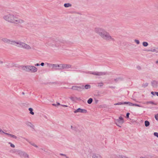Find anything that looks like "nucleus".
<instances>
[{
	"instance_id": "f257e3e1",
	"label": "nucleus",
	"mask_w": 158,
	"mask_h": 158,
	"mask_svg": "<svg viewBox=\"0 0 158 158\" xmlns=\"http://www.w3.org/2000/svg\"><path fill=\"white\" fill-rule=\"evenodd\" d=\"M95 31L102 38L107 40L114 41V39L112 38L109 34L105 31L103 29L100 28H96Z\"/></svg>"
},
{
	"instance_id": "f03ea898",
	"label": "nucleus",
	"mask_w": 158,
	"mask_h": 158,
	"mask_svg": "<svg viewBox=\"0 0 158 158\" xmlns=\"http://www.w3.org/2000/svg\"><path fill=\"white\" fill-rule=\"evenodd\" d=\"M16 13L11 10L7 12V14L4 15L3 19L6 21L14 23L15 19L18 18Z\"/></svg>"
},
{
	"instance_id": "7ed1b4c3",
	"label": "nucleus",
	"mask_w": 158,
	"mask_h": 158,
	"mask_svg": "<svg viewBox=\"0 0 158 158\" xmlns=\"http://www.w3.org/2000/svg\"><path fill=\"white\" fill-rule=\"evenodd\" d=\"M65 42V41H56L54 40V38H51L48 39V42L47 44L49 46H50L52 47H59L60 46H62V44H64Z\"/></svg>"
},
{
	"instance_id": "20e7f679",
	"label": "nucleus",
	"mask_w": 158,
	"mask_h": 158,
	"mask_svg": "<svg viewBox=\"0 0 158 158\" xmlns=\"http://www.w3.org/2000/svg\"><path fill=\"white\" fill-rule=\"evenodd\" d=\"M19 68L26 72L30 73H35L37 71V69L36 67L31 65H21Z\"/></svg>"
},
{
	"instance_id": "39448f33",
	"label": "nucleus",
	"mask_w": 158,
	"mask_h": 158,
	"mask_svg": "<svg viewBox=\"0 0 158 158\" xmlns=\"http://www.w3.org/2000/svg\"><path fill=\"white\" fill-rule=\"evenodd\" d=\"M11 44L12 45L16 46L19 48L27 50L31 49V47L29 45L20 41H18L17 42L14 41Z\"/></svg>"
},
{
	"instance_id": "423d86ee",
	"label": "nucleus",
	"mask_w": 158,
	"mask_h": 158,
	"mask_svg": "<svg viewBox=\"0 0 158 158\" xmlns=\"http://www.w3.org/2000/svg\"><path fill=\"white\" fill-rule=\"evenodd\" d=\"M70 89L73 90H77L78 91H81L84 89V86L83 85L81 86H73Z\"/></svg>"
},
{
	"instance_id": "0eeeda50",
	"label": "nucleus",
	"mask_w": 158,
	"mask_h": 158,
	"mask_svg": "<svg viewBox=\"0 0 158 158\" xmlns=\"http://www.w3.org/2000/svg\"><path fill=\"white\" fill-rule=\"evenodd\" d=\"M89 73L91 74H92L94 75L98 76H102L105 75L106 73L105 72H92L91 71L89 72Z\"/></svg>"
},
{
	"instance_id": "6e6552de",
	"label": "nucleus",
	"mask_w": 158,
	"mask_h": 158,
	"mask_svg": "<svg viewBox=\"0 0 158 158\" xmlns=\"http://www.w3.org/2000/svg\"><path fill=\"white\" fill-rule=\"evenodd\" d=\"M73 112L74 113L80 112L83 113H86L87 112V110H86L82 109L80 108H79L77 110H75Z\"/></svg>"
},
{
	"instance_id": "1a4fd4ad",
	"label": "nucleus",
	"mask_w": 158,
	"mask_h": 158,
	"mask_svg": "<svg viewBox=\"0 0 158 158\" xmlns=\"http://www.w3.org/2000/svg\"><path fill=\"white\" fill-rule=\"evenodd\" d=\"M2 40L3 42L11 44H12V43L14 42V41L13 40H10L7 38H3Z\"/></svg>"
},
{
	"instance_id": "9d476101",
	"label": "nucleus",
	"mask_w": 158,
	"mask_h": 158,
	"mask_svg": "<svg viewBox=\"0 0 158 158\" xmlns=\"http://www.w3.org/2000/svg\"><path fill=\"white\" fill-rule=\"evenodd\" d=\"M60 65H61V69H69L71 67V65L69 64H61Z\"/></svg>"
},
{
	"instance_id": "9b49d317",
	"label": "nucleus",
	"mask_w": 158,
	"mask_h": 158,
	"mask_svg": "<svg viewBox=\"0 0 158 158\" xmlns=\"http://www.w3.org/2000/svg\"><path fill=\"white\" fill-rule=\"evenodd\" d=\"M25 124L28 127H29L31 128L34 129V125L31 122L27 121L25 122Z\"/></svg>"
},
{
	"instance_id": "f8f14e48",
	"label": "nucleus",
	"mask_w": 158,
	"mask_h": 158,
	"mask_svg": "<svg viewBox=\"0 0 158 158\" xmlns=\"http://www.w3.org/2000/svg\"><path fill=\"white\" fill-rule=\"evenodd\" d=\"M151 85L153 87L155 88L157 86L158 82L155 80H153L152 81Z\"/></svg>"
},
{
	"instance_id": "ddd939ff",
	"label": "nucleus",
	"mask_w": 158,
	"mask_h": 158,
	"mask_svg": "<svg viewBox=\"0 0 158 158\" xmlns=\"http://www.w3.org/2000/svg\"><path fill=\"white\" fill-rule=\"evenodd\" d=\"M55 65L56 66H55L53 69V70H60L61 69L60 64H56Z\"/></svg>"
},
{
	"instance_id": "4468645a",
	"label": "nucleus",
	"mask_w": 158,
	"mask_h": 158,
	"mask_svg": "<svg viewBox=\"0 0 158 158\" xmlns=\"http://www.w3.org/2000/svg\"><path fill=\"white\" fill-rule=\"evenodd\" d=\"M24 22V21L22 19H15V22L14 23H23Z\"/></svg>"
},
{
	"instance_id": "2eb2a0df",
	"label": "nucleus",
	"mask_w": 158,
	"mask_h": 158,
	"mask_svg": "<svg viewBox=\"0 0 158 158\" xmlns=\"http://www.w3.org/2000/svg\"><path fill=\"white\" fill-rule=\"evenodd\" d=\"M24 152L20 150H18L16 151V154L19 155L20 156L22 157L23 156V153Z\"/></svg>"
},
{
	"instance_id": "dca6fc26",
	"label": "nucleus",
	"mask_w": 158,
	"mask_h": 158,
	"mask_svg": "<svg viewBox=\"0 0 158 158\" xmlns=\"http://www.w3.org/2000/svg\"><path fill=\"white\" fill-rule=\"evenodd\" d=\"M117 123H123V119L122 116H120L119 118L116 120Z\"/></svg>"
},
{
	"instance_id": "f3484780",
	"label": "nucleus",
	"mask_w": 158,
	"mask_h": 158,
	"mask_svg": "<svg viewBox=\"0 0 158 158\" xmlns=\"http://www.w3.org/2000/svg\"><path fill=\"white\" fill-rule=\"evenodd\" d=\"M83 85L84 86V89H90L91 88V86L87 84V85Z\"/></svg>"
},
{
	"instance_id": "a211bd4d",
	"label": "nucleus",
	"mask_w": 158,
	"mask_h": 158,
	"mask_svg": "<svg viewBox=\"0 0 158 158\" xmlns=\"http://www.w3.org/2000/svg\"><path fill=\"white\" fill-rule=\"evenodd\" d=\"M92 158H102L101 156L99 155H94L92 156Z\"/></svg>"
},
{
	"instance_id": "6ab92c4d",
	"label": "nucleus",
	"mask_w": 158,
	"mask_h": 158,
	"mask_svg": "<svg viewBox=\"0 0 158 158\" xmlns=\"http://www.w3.org/2000/svg\"><path fill=\"white\" fill-rule=\"evenodd\" d=\"M23 138L26 140L27 142H29V143H30L31 145H32L33 146H34V145H35V144L34 143L29 141V140L25 138Z\"/></svg>"
},
{
	"instance_id": "aec40b11",
	"label": "nucleus",
	"mask_w": 158,
	"mask_h": 158,
	"mask_svg": "<svg viewBox=\"0 0 158 158\" xmlns=\"http://www.w3.org/2000/svg\"><path fill=\"white\" fill-rule=\"evenodd\" d=\"M71 6H72V5L71 4L69 3H65L64 4V6L65 7H70Z\"/></svg>"
},
{
	"instance_id": "412c9836",
	"label": "nucleus",
	"mask_w": 158,
	"mask_h": 158,
	"mask_svg": "<svg viewBox=\"0 0 158 158\" xmlns=\"http://www.w3.org/2000/svg\"><path fill=\"white\" fill-rule=\"evenodd\" d=\"M30 111V113L32 115H34V112H33V109L31 108H29L28 109Z\"/></svg>"
},
{
	"instance_id": "4be33fe9",
	"label": "nucleus",
	"mask_w": 158,
	"mask_h": 158,
	"mask_svg": "<svg viewBox=\"0 0 158 158\" xmlns=\"http://www.w3.org/2000/svg\"><path fill=\"white\" fill-rule=\"evenodd\" d=\"M23 156L25 158H29V155L25 152L24 153Z\"/></svg>"
},
{
	"instance_id": "5701e85b",
	"label": "nucleus",
	"mask_w": 158,
	"mask_h": 158,
	"mask_svg": "<svg viewBox=\"0 0 158 158\" xmlns=\"http://www.w3.org/2000/svg\"><path fill=\"white\" fill-rule=\"evenodd\" d=\"M145 126L146 127L150 125V123L148 121L146 120L144 122Z\"/></svg>"
},
{
	"instance_id": "b1692460",
	"label": "nucleus",
	"mask_w": 158,
	"mask_h": 158,
	"mask_svg": "<svg viewBox=\"0 0 158 158\" xmlns=\"http://www.w3.org/2000/svg\"><path fill=\"white\" fill-rule=\"evenodd\" d=\"M125 104V103H124V102H118L117 103H116L114 104L115 105H123Z\"/></svg>"
},
{
	"instance_id": "393cba45",
	"label": "nucleus",
	"mask_w": 158,
	"mask_h": 158,
	"mask_svg": "<svg viewBox=\"0 0 158 158\" xmlns=\"http://www.w3.org/2000/svg\"><path fill=\"white\" fill-rule=\"evenodd\" d=\"M124 103L125 104H128L129 106H133V103L130 102H125Z\"/></svg>"
},
{
	"instance_id": "a878e982",
	"label": "nucleus",
	"mask_w": 158,
	"mask_h": 158,
	"mask_svg": "<svg viewBox=\"0 0 158 158\" xmlns=\"http://www.w3.org/2000/svg\"><path fill=\"white\" fill-rule=\"evenodd\" d=\"M93 99L92 98H90L87 101V103L89 104H90L92 103L93 102Z\"/></svg>"
},
{
	"instance_id": "bb28decb",
	"label": "nucleus",
	"mask_w": 158,
	"mask_h": 158,
	"mask_svg": "<svg viewBox=\"0 0 158 158\" xmlns=\"http://www.w3.org/2000/svg\"><path fill=\"white\" fill-rule=\"evenodd\" d=\"M48 65L50 67H52L53 69L55 66H56L55 64H51L49 63H48Z\"/></svg>"
},
{
	"instance_id": "cd10ccee",
	"label": "nucleus",
	"mask_w": 158,
	"mask_h": 158,
	"mask_svg": "<svg viewBox=\"0 0 158 158\" xmlns=\"http://www.w3.org/2000/svg\"><path fill=\"white\" fill-rule=\"evenodd\" d=\"M116 158H128L126 156L122 155H119V156H117Z\"/></svg>"
},
{
	"instance_id": "c85d7f7f",
	"label": "nucleus",
	"mask_w": 158,
	"mask_h": 158,
	"mask_svg": "<svg viewBox=\"0 0 158 158\" xmlns=\"http://www.w3.org/2000/svg\"><path fill=\"white\" fill-rule=\"evenodd\" d=\"M148 43L146 42H144L143 43V45L144 47H147L148 45Z\"/></svg>"
},
{
	"instance_id": "c756f323",
	"label": "nucleus",
	"mask_w": 158,
	"mask_h": 158,
	"mask_svg": "<svg viewBox=\"0 0 158 158\" xmlns=\"http://www.w3.org/2000/svg\"><path fill=\"white\" fill-rule=\"evenodd\" d=\"M148 85V83H143L142 85V87L144 88H145L147 87Z\"/></svg>"
},
{
	"instance_id": "7c9ffc66",
	"label": "nucleus",
	"mask_w": 158,
	"mask_h": 158,
	"mask_svg": "<svg viewBox=\"0 0 158 158\" xmlns=\"http://www.w3.org/2000/svg\"><path fill=\"white\" fill-rule=\"evenodd\" d=\"M98 86V87L102 86L103 85V83L102 82H100L97 83Z\"/></svg>"
},
{
	"instance_id": "2f4dec72",
	"label": "nucleus",
	"mask_w": 158,
	"mask_h": 158,
	"mask_svg": "<svg viewBox=\"0 0 158 158\" xmlns=\"http://www.w3.org/2000/svg\"><path fill=\"white\" fill-rule=\"evenodd\" d=\"M147 104H150L152 105H156V104L154 103L153 101H149L147 102Z\"/></svg>"
},
{
	"instance_id": "473e14b6",
	"label": "nucleus",
	"mask_w": 158,
	"mask_h": 158,
	"mask_svg": "<svg viewBox=\"0 0 158 158\" xmlns=\"http://www.w3.org/2000/svg\"><path fill=\"white\" fill-rule=\"evenodd\" d=\"M148 51H150V52H156V48L151 49H150Z\"/></svg>"
},
{
	"instance_id": "72a5a7b5",
	"label": "nucleus",
	"mask_w": 158,
	"mask_h": 158,
	"mask_svg": "<svg viewBox=\"0 0 158 158\" xmlns=\"http://www.w3.org/2000/svg\"><path fill=\"white\" fill-rule=\"evenodd\" d=\"M133 106H138V107H142L141 105H140L136 104H134V103H133Z\"/></svg>"
},
{
	"instance_id": "f704fd0d",
	"label": "nucleus",
	"mask_w": 158,
	"mask_h": 158,
	"mask_svg": "<svg viewBox=\"0 0 158 158\" xmlns=\"http://www.w3.org/2000/svg\"><path fill=\"white\" fill-rule=\"evenodd\" d=\"M52 105L53 106H58L60 105H61L60 104V103L59 102H57V104H52Z\"/></svg>"
},
{
	"instance_id": "c9c22d12",
	"label": "nucleus",
	"mask_w": 158,
	"mask_h": 158,
	"mask_svg": "<svg viewBox=\"0 0 158 158\" xmlns=\"http://www.w3.org/2000/svg\"><path fill=\"white\" fill-rule=\"evenodd\" d=\"M10 137H11L13 138L14 139H17V136H15V135H12V134L11 135H10Z\"/></svg>"
},
{
	"instance_id": "e433bc0d",
	"label": "nucleus",
	"mask_w": 158,
	"mask_h": 158,
	"mask_svg": "<svg viewBox=\"0 0 158 158\" xmlns=\"http://www.w3.org/2000/svg\"><path fill=\"white\" fill-rule=\"evenodd\" d=\"M9 144H10V146L11 147L13 148H14L15 147V145L14 144L12 143H11L9 142Z\"/></svg>"
},
{
	"instance_id": "4c0bfd02",
	"label": "nucleus",
	"mask_w": 158,
	"mask_h": 158,
	"mask_svg": "<svg viewBox=\"0 0 158 158\" xmlns=\"http://www.w3.org/2000/svg\"><path fill=\"white\" fill-rule=\"evenodd\" d=\"M44 152H46L47 153H48V154H50V150H48L47 149H46V150H44Z\"/></svg>"
},
{
	"instance_id": "58836bf2",
	"label": "nucleus",
	"mask_w": 158,
	"mask_h": 158,
	"mask_svg": "<svg viewBox=\"0 0 158 158\" xmlns=\"http://www.w3.org/2000/svg\"><path fill=\"white\" fill-rule=\"evenodd\" d=\"M135 42L137 44H139V41L138 40H135Z\"/></svg>"
},
{
	"instance_id": "ea45409f",
	"label": "nucleus",
	"mask_w": 158,
	"mask_h": 158,
	"mask_svg": "<svg viewBox=\"0 0 158 158\" xmlns=\"http://www.w3.org/2000/svg\"><path fill=\"white\" fill-rule=\"evenodd\" d=\"M121 78L119 77L118 78H117L114 79V81H117L119 80H121Z\"/></svg>"
},
{
	"instance_id": "a19ab883",
	"label": "nucleus",
	"mask_w": 158,
	"mask_h": 158,
	"mask_svg": "<svg viewBox=\"0 0 158 158\" xmlns=\"http://www.w3.org/2000/svg\"><path fill=\"white\" fill-rule=\"evenodd\" d=\"M155 118L156 120H158V114L155 115Z\"/></svg>"
},
{
	"instance_id": "79ce46f5",
	"label": "nucleus",
	"mask_w": 158,
	"mask_h": 158,
	"mask_svg": "<svg viewBox=\"0 0 158 158\" xmlns=\"http://www.w3.org/2000/svg\"><path fill=\"white\" fill-rule=\"evenodd\" d=\"M154 135L155 136L158 138V133L156 132H154Z\"/></svg>"
},
{
	"instance_id": "37998d69",
	"label": "nucleus",
	"mask_w": 158,
	"mask_h": 158,
	"mask_svg": "<svg viewBox=\"0 0 158 158\" xmlns=\"http://www.w3.org/2000/svg\"><path fill=\"white\" fill-rule=\"evenodd\" d=\"M130 114V113H127L126 114V117L127 118H129V115Z\"/></svg>"
},
{
	"instance_id": "c03bdc74",
	"label": "nucleus",
	"mask_w": 158,
	"mask_h": 158,
	"mask_svg": "<svg viewBox=\"0 0 158 158\" xmlns=\"http://www.w3.org/2000/svg\"><path fill=\"white\" fill-rule=\"evenodd\" d=\"M60 155L61 156H65L66 157V156H66V155L64 154H62V153H61L60 154Z\"/></svg>"
},
{
	"instance_id": "a18cd8bd",
	"label": "nucleus",
	"mask_w": 158,
	"mask_h": 158,
	"mask_svg": "<svg viewBox=\"0 0 158 158\" xmlns=\"http://www.w3.org/2000/svg\"><path fill=\"white\" fill-rule=\"evenodd\" d=\"M151 94L153 95H154L155 94V92L152 91L151 92Z\"/></svg>"
},
{
	"instance_id": "49530a36",
	"label": "nucleus",
	"mask_w": 158,
	"mask_h": 158,
	"mask_svg": "<svg viewBox=\"0 0 158 158\" xmlns=\"http://www.w3.org/2000/svg\"><path fill=\"white\" fill-rule=\"evenodd\" d=\"M71 129H72L73 130H75V129L76 128L75 127H73L72 126H71Z\"/></svg>"
},
{
	"instance_id": "de8ad7c7",
	"label": "nucleus",
	"mask_w": 158,
	"mask_h": 158,
	"mask_svg": "<svg viewBox=\"0 0 158 158\" xmlns=\"http://www.w3.org/2000/svg\"><path fill=\"white\" fill-rule=\"evenodd\" d=\"M44 63H43V62H42V63H41L40 64V65L41 66H44Z\"/></svg>"
},
{
	"instance_id": "09e8293b",
	"label": "nucleus",
	"mask_w": 158,
	"mask_h": 158,
	"mask_svg": "<svg viewBox=\"0 0 158 158\" xmlns=\"http://www.w3.org/2000/svg\"><path fill=\"white\" fill-rule=\"evenodd\" d=\"M70 99H71V100H72V101H73L74 100V97H71L70 98Z\"/></svg>"
},
{
	"instance_id": "8fccbe9b",
	"label": "nucleus",
	"mask_w": 158,
	"mask_h": 158,
	"mask_svg": "<svg viewBox=\"0 0 158 158\" xmlns=\"http://www.w3.org/2000/svg\"><path fill=\"white\" fill-rule=\"evenodd\" d=\"M156 52H158V48H156Z\"/></svg>"
},
{
	"instance_id": "3c124183",
	"label": "nucleus",
	"mask_w": 158,
	"mask_h": 158,
	"mask_svg": "<svg viewBox=\"0 0 158 158\" xmlns=\"http://www.w3.org/2000/svg\"><path fill=\"white\" fill-rule=\"evenodd\" d=\"M35 66H39L40 65V64L39 63H37L35 64Z\"/></svg>"
},
{
	"instance_id": "603ef678",
	"label": "nucleus",
	"mask_w": 158,
	"mask_h": 158,
	"mask_svg": "<svg viewBox=\"0 0 158 158\" xmlns=\"http://www.w3.org/2000/svg\"><path fill=\"white\" fill-rule=\"evenodd\" d=\"M61 105V106H63V107H68V106H67V105Z\"/></svg>"
},
{
	"instance_id": "864d4df0",
	"label": "nucleus",
	"mask_w": 158,
	"mask_h": 158,
	"mask_svg": "<svg viewBox=\"0 0 158 158\" xmlns=\"http://www.w3.org/2000/svg\"><path fill=\"white\" fill-rule=\"evenodd\" d=\"M137 68L139 70L141 69V68L140 66H138L137 67Z\"/></svg>"
},
{
	"instance_id": "5fc2aeb1",
	"label": "nucleus",
	"mask_w": 158,
	"mask_h": 158,
	"mask_svg": "<svg viewBox=\"0 0 158 158\" xmlns=\"http://www.w3.org/2000/svg\"><path fill=\"white\" fill-rule=\"evenodd\" d=\"M155 94H156L157 96H158V92H155Z\"/></svg>"
},
{
	"instance_id": "6e6d98bb",
	"label": "nucleus",
	"mask_w": 158,
	"mask_h": 158,
	"mask_svg": "<svg viewBox=\"0 0 158 158\" xmlns=\"http://www.w3.org/2000/svg\"><path fill=\"white\" fill-rule=\"evenodd\" d=\"M4 133V132L2 131V130L0 128V133L1 132Z\"/></svg>"
},
{
	"instance_id": "4d7b16f0",
	"label": "nucleus",
	"mask_w": 158,
	"mask_h": 158,
	"mask_svg": "<svg viewBox=\"0 0 158 158\" xmlns=\"http://www.w3.org/2000/svg\"><path fill=\"white\" fill-rule=\"evenodd\" d=\"M3 133L7 135H8L9 134V133H5L4 132V133Z\"/></svg>"
},
{
	"instance_id": "13d9d810",
	"label": "nucleus",
	"mask_w": 158,
	"mask_h": 158,
	"mask_svg": "<svg viewBox=\"0 0 158 158\" xmlns=\"http://www.w3.org/2000/svg\"><path fill=\"white\" fill-rule=\"evenodd\" d=\"M42 150H43L44 151V150H46V149L44 148H42Z\"/></svg>"
},
{
	"instance_id": "bf43d9fd",
	"label": "nucleus",
	"mask_w": 158,
	"mask_h": 158,
	"mask_svg": "<svg viewBox=\"0 0 158 158\" xmlns=\"http://www.w3.org/2000/svg\"><path fill=\"white\" fill-rule=\"evenodd\" d=\"M109 88H114V87L111 86H109Z\"/></svg>"
},
{
	"instance_id": "052dcab7",
	"label": "nucleus",
	"mask_w": 158,
	"mask_h": 158,
	"mask_svg": "<svg viewBox=\"0 0 158 158\" xmlns=\"http://www.w3.org/2000/svg\"><path fill=\"white\" fill-rule=\"evenodd\" d=\"M34 147H36V148H38V146L35 144V145H34Z\"/></svg>"
},
{
	"instance_id": "680f3d73",
	"label": "nucleus",
	"mask_w": 158,
	"mask_h": 158,
	"mask_svg": "<svg viewBox=\"0 0 158 158\" xmlns=\"http://www.w3.org/2000/svg\"><path fill=\"white\" fill-rule=\"evenodd\" d=\"M11 135V134H9L8 135L9 136H10V135Z\"/></svg>"
},
{
	"instance_id": "e2e57ef3",
	"label": "nucleus",
	"mask_w": 158,
	"mask_h": 158,
	"mask_svg": "<svg viewBox=\"0 0 158 158\" xmlns=\"http://www.w3.org/2000/svg\"><path fill=\"white\" fill-rule=\"evenodd\" d=\"M3 63V62L2 61H0V64H2Z\"/></svg>"
},
{
	"instance_id": "0e129e2a",
	"label": "nucleus",
	"mask_w": 158,
	"mask_h": 158,
	"mask_svg": "<svg viewBox=\"0 0 158 158\" xmlns=\"http://www.w3.org/2000/svg\"><path fill=\"white\" fill-rule=\"evenodd\" d=\"M156 63L157 64H158V60L156 61Z\"/></svg>"
},
{
	"instance_id": "69168bd1",
	"label": "nucleus",
	"mask_w": 158,
	"mask_h": 158,
	"mask_svg": "<svg viewBox=\"0 0 158 158\" xmlns=\"http://www.w3.org/2000/svg\"><path fill=\"white\" fill-rule=\"evenodd\" d=\"M116 125H117V126H119V127H121V126H119L118 124H117V123H116Z\"/></svg>"
},
{
	"instance_id": "338daca9",
	"label": "nucleus",
	"mask_w": 158,
	"mask_h": 158,
	"mask_svg": "<svg viewBox=\"0 0 158 158\" xmlns=\"http://www.w3.org/2000/svg\"><path fill=\"white\" fill-rule=\"evenodd\" d=\"M98 100H96V103H97L98 102Z\"/></svg>"
},
{
	"instance_id": "774afa93",
	"label": "nucleus",
	"mask_w": 158,
	"mask_h": 158,
	"mask_svg": "<svg viewBox=\"0 0 158 158\" xmlns=\"http://www.w3.org/2000/svg\"><path fill=\"white\" fill-rule=\"evenodd\" d=\"M140 158H145L144 157H141Z\"/></svg>"
}]
</instances>
